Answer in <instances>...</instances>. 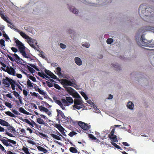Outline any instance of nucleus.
<instances>
[{
	"mask_svg": "<svg viewBox=\"0 0 154 154\" xmlns=\"http://www.w3.org/2000/svg\"><path fill=\"white\" fill-rule=\"evenodd\" d=\"M53 99L55 103L58 104L63 109H65L64 106H68L73 103L72 98L70 97H66V99H62L61 102L59 100L57 99V97H54Z\"/></svg>",
	"mask_w": 154,
	"mask_h": 154,
	"instance_id": "f257e3e1",
	"label": "nucleus"
},
{
	"mask_svg": "<svg viewBox=\"0 0 154 154\" xmlns=\"http://www.w3.org/2000/svg\"><path fill=\"white\" fill-rule=\"evenodd\" d=\"M74 105L72 106L73 109L75 110V109H80L84 106L83 104V102L81 98L75 99L73 101Z\"/></svg>",
	"mask_w": 154,
	"mask_h": 154,
	"instance_id": "f03ea898",
	"label": "nucleus"
},
{
	"mask_svg": "<svg viewBox=\"0 0 154 154\" xmlns=\"http://www.w3.org/2000/svg\"><path fill=\"white\" fill-rule=\"evenodd\" d=\"M5 138L7 139V140L4 139H1L0 140L6 146H13L11 144L8 143V142L11 143L14 145H15L16 144V142L15 141L8 139L6 137Z\"/></svg>",
	"mask_w": 154,
	"mask_h": 154,
	"instance_id": "7ed1b4c3",
	"label": "nucleus"
},
{
	"mask_svg": "<svg viewBox=\"0 0 154 154\" xmlns=\"http://www.w3.org/2000/svg\"><path fill=\"white\" fill-rule=\"evenodd\" d=\"M2 69L5 72H7L10 75H12L14 76L15 75V71L14 69L10 66H7L6 69L3 67H2Z\"/></svg>",
	"mask_w": 154,
	"mask_h": 154,
	"instance_id": "20e7f679",
	"label": "nucleus"
},
{
	"mask_svg": "<svg viewBox=\"0 0 154 154\" xmlns=\"http://www.w3.org/2000/svg\"><path fill=\"white\" fill-rule=\"evenodd\" d=\"M12 79L6 77L5 79H3L2 80V82L5 87H9L10 86V84L12 82V81H13Z\"/></svg>",
	"mask_w": 154,
	"mask_h": 154,
	"instance_id": "39448f33",
	"label": "nucleus"
},
{
	"mask_svg": "<svg viewBox=\"0 0 154 154\" xmlns=\"http://www.w3.org/2000/svg\"><path fill=\"white\" fill-rule=\"evenodd\" d=\"M78 125L85 131H88L90 127L88 124L81 121L79 122Z\"/></svg>",
	"mask_w": 154,
	"mask_h": 154,
	"instance_id": "423d86ee",
	"label": "nucleus"
},
{
	"mask_svg": "<svg viewBox=\"0 0 154 154\" xmlns=\"http://www.w3.org/2000/svg\"><path fill=\"white\" fill-rule=\"evenodd\" d=\"M15 31L19 33L20 35L23 38L27 40L30 39V37L29 36L26 35L23 32L20 31L18 29H15Z\"/></svg>",
	"mask_w": 154,
	"mask_h": 154,
	"instance_id": "0eeeda50",
	"label": "nucleus"
},
{
	"mask_svg": "<svg viewBox=\"0 0 154 154\" xmlns=\"http://www.w3.org/2000/svg\"><path fill=\"white\" fill-rule=\"evenodd\" d=\"M62 83L63 85V86H73L72 85L73 83L71 81H69L66 79H63L62 81Z\"/></svg>",
	"mask_w": 154,
	"mask_h": 154,
	"instance_id": "6e6552de",
	"label": "nucleus"
},
{
	"mask_svg": "<svg viewBox=\"0 0 154 154\" xmlns=\"http://www.w3.org/2000/svg\"><path fill=\"white\" fill-rule=\"evenodd\" d=\"M154 30V27L149 26H146L140 29V32L143 33L145 31Z\"/></svg>",
	"mask_w": 154,
	"mask_h": 154,
	"instance_id": "1a4fd4ad",
	"label": "nucleus"
},
{
	"mask_svg": "<svg viewBox=\"0 0 154 154\" xmlns=\"http://www.w3.org/2000/svg\"><path fill=\"white\" fill-rule=\"evenodd\" d=\"M142 43L140 45L144 46H147L148 44V41L145 38L144 35H142L141 36Z\"/></svg>",
	"mask_w": 154,
	"mask_h": 154,
	"instance_id": "9d476101",
	"label": "nucleus"
},
{
	"mask_svg": "<svg viewBox=\"0 0 154 154\" xmlns=\"http://www.w3.org/2000/svg\"><path fill=\"white\" fill-rule=\"evenodd\" d=\"M66 91L70 94L71 95L73 94V92L75 91L71 87L67 86H64Z\"/></svg>",
	"mask_w": 154,
	"mask_h": 154,
	"instance_id": "9b49d317",
	"label": "nucleus"
},
{
	"mask_svg": "<svg viewBox=\"0 0 154 154\" xmlns=\"http://www.w3.org/2000/svg\"><path fill=\"white\" fill-rule=\"evenodd\" d=\"M0 124L3 126L8 127L10 126V124L7 122L0 119Z\"/></svg>",
	"mask_w": 154,
	"mask_h": 154,
	"instance_id": "f8f14e48",
	"label": "nucleus"
},
{
	"mask_svg": "<svg viewBox=\"0 0 154 154\" xmlns=\"http://www.w3.org/2000/svg\"><path fill=\"white\" fill-rule=\"evenodd\" d=\"M75 63L79 66H80L82 64V62L80 59L78 57H75L74 59Z\"/></svg>",
	"mask_w": 154,
	"mask_h": 154,
	"instance_id": "ddd939ff",
	"label": "nucleus"
},
{
	"mask_svg": "<svg viewBox=\"0 0 154 154\" xmlns=\"http://www.w3.org/2000/svg\"><path fill=\"white\" fill-rule=\"evenodd\" d=\"M108 137L109 138L112 139L111 141L112 142H116L118 141V140L116 137V136L115 135L113 136L108 135Z\"/></svg>",
	"mask_w": 154,
	"mask_h": 154,
	"instance_id": "4468645a",
	"label": "nucleus"
},
{
	"mask_svg": "<svg viewBox=\"0 0 154 154\" xmlns=\"http://www.w3.org/2000/svg\"><path fill=\"white\" fill-rule=\"evenodd\" d=\"M58 129L63 135L66 136L64 132L65 129L61 125H60Z\"/></svg>",
	"mask_w": 154,
	"mask_h": 154,
	"instance_id": "2eb2a0df",
	"label": "nucleus"
},
{
	"mask_svg": "<svg viewBox=\"0 0 154 154\" xmlns=\"http://www.w3.org/2000/svg\"><path fill=\"white\" fill-rule=\"evenodd\" d=\"M19 110L21 113L25 114L28 115L29 114V112L26 111L24 108L21 107L19 108Z\"/></svg>",
	"mask_w": 154,
	"mask_h": 154,
	"instance_id": "dca6fc26",
	"label": "nucleus"
},
{
	"mask_svg": "<svg viewBox=\"0 0 154 154\" xmlns=\"http://www.w3.org/2000/svg\"><path fill=\"white\" fill-rule=\"evenodd\" d=\"M37 135H40L42 136L43 137H44V138L45 139H46L47 138H48V137L46 134L42 133L41 132H39L38 131H36V132L35 133Z\"/></svg>",
	"mask_w": 154,
	"mask_h": 154,
	"instance_id": "f3484780",
	"label": "nucleus"
},
{
	"mask_svg": "<svg viewBox=\"0 0 154 154\" xmlns=\"http://www.w3.org/2000/svg\"><path fill=\"white\" fill-rule=\"evenodd\" d=\"M56 71L57 72V75L59 76L60 77H63V75L61 72V69L60 67H57L56 69Z\"/></svg>",
	"mask_w": 154,
	"mask_h": 154,
	"instance_id": "a211bd4d",
	"label": "nucleus"
},
{
	"mask_svg": "<svg viewBox=\"0 0 154 154\" xmlns=\"http://www.w3.org/2000/svg\"><path fill=\"white\" fill-rule=\"evenodd\" d=\"M19 50L21 53H22L24 52L25 51V47L24 46V45H23L22 46H19L18 47Z\"/></svg>",
	"mask_w": 154,
	"mask_h": 154,
	"instance_id": "6ab92c4d",
	"label": "nucleus"
},
{
	"mask_svg": "<svg viewBox=\"0 0 154 154\" xmlns=\"http://www.w3.org/2000/svg\"><path fill=\"white\" fill-rule=\"evenodd\" d=\"M127 106L128 108L131 109H133L134 107V104L131 101L128 102L127 104Z\"/></svg>",
	"mask_w": 154,
	"mask_h": 154,
	"instance_id": "aec40b11",
	"label": "nucleus"
},
{
	"mask_svg": "<svg viewBox=\"0 0 154 154\" xmlns=\"http://www.w3.org/2000/svg\"><path fill=\"white\" fill-rule=\"evenodd\" d=\"M9 54L10 55H12L15 58V60H17L18 61H20L21 59L17 54L15 53L14 54H11L10 53H9Z\"/></svg>",
	"mask_w": 154,
	"mask_h": 154,
	"instance_id": "412c9836",
	"label": "nucleus"
},
{
	"mask_svg": "<svg viewBox=\"0 0 154 154\" xmlns=\"http://www.w3.org/2000/svg\"><path fill=\"white\" fill-rule=\"evenodd\" d=\"M74 98H81L80 95L76 92H73L72 94H71Z\"/></svg>",
	"mask_w": 154,
	"mask_h": 154,
	"instance_id": "4be33fe9",
	"label": "nucleus"
},
{
	"mask_svg": "<svg viewBox=\"0 0 154 154\" xmlns=\"http://www.w3.org/2000/svg\"><path fill=\"white\" fill-rule=\"evenodd\" d=\"M38 108L40 111L41 112H47L48 111V109L42 106H38Z\"/></svg>",
	"mask_w": 154,
	"mask_h": 154,
	"instance_id": "5701e85b",
	"label": "nucleus"
},
{
	"mask_svg": "<svg viewBox=\"0 0 154 154\" xmlns=\"http://www.w3.org/2000/svg\"><path fill=\"white\" fill-rule=\"evenodd\" d=\"M69 151L71 152L75 153L78 152L77 149L74 147H71L69 148Z\"/></svg>",
	"mask_w": 154,
	"mask_h": 154,
	"instance_id": "b1692460",
	"label": "nucleus"
},
{
	"mask_svg": "<svg viewBox=\"0 0 154 154\" xmlns=\"http://www.w3.org/2000/svg\"><path fill=\"white\" fill-rule=\"evenodd\" d=\"M15 42L17 46H22V45H23L21 42H20L19 40L17 38H15Z\"/></svg>",
	"mask_w": 154,
	"mask_h": 154,
	"instance_id": "393cba45",
	"label": "nucleus"
},
{
	"mask_svg": "<svg viewBox=\"0 0 154 154\" xmlns=\"http://www.w3.org/2000/svg\"><path fill=\"white\" fill-rule=\"evenodd\" d=\"M50 135L53 138H54L56 140H61V138L59 136H58L57 135L51 134H50Z\"/></svg>",
	"mask_w": 154,
	"mask_h": 154,
	"instance_id": "a878e982",
	"label": "nucleus"
},
{
	"mask_svg": "<svg viewBox=\"0 0 154 154\" xmlns=\"http://www.w3.org/2000/svg\"><path fill=\"white\" fill-rule=\"evenodd\" d=\"M0 16L1 17L2 19H3L7 23H10V22L7 19L6 17L4 15L3 13L2 14H0Z\"/></svg>",
	"mask_w": 154,
	"mask_h": 154,
	"instance_id": "bb28decb",
	"label": "nucleus"
},
{
	"mask_svg": "<svg viewBox=\"0 0 154 154\" xmlns=\"http://www.w3.org/2000/svg\"><path fill=\"white\" fill-rule=\"evenodd\" d=\"M5 113L6 115L9 116H10V117H14V118H15L16 117L15 116L14 114H13L12 113H11V112H10L9 111L5 112Z\"/></svg>",
	"mask_w": 154,
	"mask_h": 154,
	"instance_id": "cd10ccee",
	"label": "nucleus"
},
{
	"mask_svg": "<svg viewBox=\"0 0 154 154\" xmlns=\"http://www.w3.org/2000/svg\"><path fill=\"white\" fill-rule=\"evenodd\" d=\"M112 66L117 71H118L121 69V67L117 64H116L115 65L113 64Z\"/></svg>",
	"mask_w": 154,
	"mask_h": 154,
	"instance_id": "c85d7f7f",
	"label": "nucleus"
},
{
	"mask_svg": "<svg viewBox=\"0 0 154 154\" xmlns=\"http://www.w3.org/2000/svg\"><path fill=\"white\" fill-rule=\"evenodd\" d=\"M70 10L75 14H77L78 13V10L77 9L75 8H70Z\"/></svg>",
	"mask_w": 154,
	"mask_h": 154,
	"instance_id": "c756f323",
	"label": "nucleus"
},
{
	"mask_svg": "<svg viewBox=\"0 0 154 154\" xmlns=\"http://www.w3.org/2000/svg\"><path fill=\"white\" fill-rule=\"evenodd\" d=\"M22 150L26 154H30V153L29 151V149L23 146V147Z\"/></svg>",
	"mask_w": 154,
	"mask_h": 154,
	"instance_id": "7c9ffc66",
	"label": "nucleus"
},
{
	"mask_svg": "<svg viewBox=\"0 0 154 154\" xmlns=\"http://www.w3.org/2000/svg\"><path fill=\"white\" fill-rule=\"evenodd\" d=\"M12 81V82H11L10 84L11 85L12 89L14 90L15 89V85H16V82L14 80Z\"/></svg>",
	"mask_w": 154,
	"mask_h": 154,
	"instance_id": "2f4dec72",
	"label": "nucleus"
},
{
	"mask_svg": "<svg viewBox=\"0 0 154 154\" xmlns=\"http://www.w3.org/2000/svg\"><path fill=\"white\" fill-rule=\"evenodd\" d=\"M56 111L58 114L57 116L59 115H60L61 116L62 118L64 116V115L62 111L58 109H57Z\"/></svg>",
	"mask_w": 154,
	"mask_h": 154,
	"instance_id": "473e14b6",
	"label": "nucleus"
},
{
	"mask_svg": "<svg viewBox=\"0 0 154 154\" xmlns=\"http://www.w3.org/2000/svg\"><path fill=\"white\" fill-rule=\"evenodd\" d=\"M37 122L40 124H44L45 123L43 119L41 118H38L37 119Z\"/></svg>",
	"mask_w": 154,
	"mask_h": 154,
	"instance_id": "72a5a7b5",
	"label": "nucleus"
},
{
	"mask_svg": "<svg viewBox=\"0 0 154 154\" xmlns=\"http://www.w3.org/2000/svg\"><path fill=\"white\" fill-rule=\"evenodd\" d=\"M80 94L82 96L84 97L85 100H87L88 99V98L84 92L81 91L80 92Z\"/></svg>",
	"mask_w": 154,
	"mask_h": 154,
	"instance_id": "f704fd0d",
	"label": "nucleus"
},
{
	"mask_svg": "<svg viewBox=\"0 0 154 154\" xmlns=\"http://www.w3.org/2000/svg\"><path fill=\"white\" fill-rule=\"evenodd\" d=\"M29 65L30 66L34 68L35 69V70L37 71H39V69L38 68L37 66H36L35 64H29Z\"/></svg>",
	"mask_w": 154,
	"mask_h": 154,
	"instance_id": "c9c22d12",
	"label": "nucleus"
},
{
	"mask_svg": "<svg viewBox=\"0 0 154 154\" xmlns=\"http://www.w3.org/2000/svg\"><path fill=\"white\" fill-rule=\"evenodd\" d=\"M27 69L29 70L30 72L32 74L35 73V72L34 69L29 66H27Z\"/></svg>",
	"mask_w": 154,
	"mask_h": 154,
	"instance_id": "e433bc0d",
	"label": "nucleus"
},
{
	"mask_svg": "<svg viewBox=\"0 0 154 154\" xmlns=\"http://www.w3.org/2000/svg\"><path fill=\"white\" fill-rule=\"evenodd\" d=\"M82 45L83 46L85 47L86 48H88L89 47V44L87 42H85L82 43Z\"/></svg>",
	"mask_w": 154,
	"mask_h": 154,
	"instance_id": "4c0bfd02",
	"label": "nucleus"
},
{
	"mask_svg": "<svg viewBox=\"0 0 154 154\" xmlns=\"http://www.w3.org/2000/svg\"><path fill=\"white\" fill-rule=\"evenodd\" d=\"M21 54L23 57L27 58H30L29 56L26 53L25 51Z\"/></svg>",
	"mask_w": 154,
	"mask_h": 154,
	"instance_id": "58836bf2",
	"label": "nucleus"
},
{
	"mask_svg": "<svg viewBox=\"0 0 154 154\" xmlns=\"http://www.w3.org/2000/svg\"><path fill=\"white\" fill-rule=\"evenodd\" d=\"M27 83V85L29 87H32L33 86V83L31 82V81L29 79H28Z\"/></svg>",
	"mask_w": 154,
	"mask_h": 154,
	"instance_id": "ea45409f",
	"label": "nucleus"
},
{
	"mask_svg": "<svg viewBox=\"0 0 154 154\" xmlns=\"http://www.w3.org/2000/svg\"><path fill=\"white\" fill-rule=\"evenodd\" d=\"M113 40L111 38H109L107 39L106 42L108 44H111V43L113 42Z\"/></svg>",
	"mask_w": 154,
	"mask_h": 154,
	"instance_id": "a19ab883",
	"label": "nucleus"
},
{
	"mask_svg": "<svg viewBox=\"0 0 154 154\" xmlns=\"http://www.w3.org/2000/svg\"><path fill=\"white\" fill-rule=\"evenodd\" d=\"M88 136L89 138L92 139L93 140H96L97 139V138L95 137L92 134H88Z\"/></svg>",
	"mask_w": 154,
	"mask_h": 154,
	"instance_id": "79ce46f5",
	"label": "nucleus"
},
{
	"mask_svg": "<svg viewBox=\"0 0 154 154\" xmlns=\"http://www.w3.org/2000/svg\"><path fill=\"white\" fill-rule=\"evenodd\" d=\"M45 72L47 75H49L50 76L52 73L50 71L46 69L45 70Z\"/></svg>",
	"mask_w": 154,
	"mask_h": 154,
	"instance_id": "37998d69",
	"label": "nucleus"
},
{
	"mask_svg": "<svg viewBox=\"0 0 154 154\" xmlns=\"http://www.w3.org/2000/svg\"><path fill=\"white\" fill-rule=\"evenodd\" d=\"M5 106H7L8 107V108H11L12 107V105L9 102H6L5 103Z\"/></svg>",
	"mask_w": 154,
	"mask_h": 154,
	"instance_id": "c03bdc74",
	"label": "nucleus"
},
{
	"mask_svg": "<svg viewBox=\"0 0 154 154\" xmlns=\"http://www.w3.org/2000/svg\"><path fill=\"white\" fill-rule=\"evenodd\" d=\"M0 43L2 45V47L5 46V41L3 39L0 40Z\"/></svg>",
	"mask_w": 154,
	"mask_h": 154,
	"instance_id": "a18cd8bd",
	"label": "nucleus"
},
{
	"mask_svg": "<svg viewBox=\"0 0 154 154\" xmlns=\"http://www.w3.org/2000/svg\"><path fill=\"white\" fill-rule=\"evenodd\" d=\"M77 133L75 132L74 131H72L70 132V133L68 134V135L70 137H72L74 135H75Z\"/></svg>",
	"mask_w": 154,
	"mask_h": 154,
	"instance_id": "49530a36",
	"label": "nucleus"
},
{
	"mask_svg": "<svg viewBox=\"0 0 154 154\" xmlns=\"http://www.w3.org/2000/svg\"><path fill=\"white\" fill-rule=\"evenodd\" d=\"M12 112L14 114H16L17 115H20V114L17 111H16V110L15 109H12L11 110Z\"/></svg>",
	"mask_w": 154,
	"mask_h": 154,
	"instance_id": "de8ad7c7",
	"label": "nucleus"
},
{
	"mask_svg": "<svg viewBox=\"0 0 154 154\" xmlns=\"http://www.w3.org/2000/svg\"><path fill=\"white\" fill-rule=\"evenodd\" d=\"M13 94L16 98H17L18 97H19L20 96V94L18 93V92L15 91H13Z\"/></svg>",
	"mask_w": 154,
	"mask_h": 154,
	"instance_id": "09e8293b",
	"label": "nucleus"
},
{
	"mask_svg": "<svg viewBox=\"0 0 154 154\" xmlns=\"http://www.w3.org/2000/svg\"><path fill=\"white\" fill-rule=\"evenodd\" d=\"M7 57L12 62H14V61H15V58H13L10 55H7Z\"/></svg>",
	"mask_w": 154,
	"mask_h": 154,
	"instance_id": "8fccbe9b",
	"label": "nucleus"
},
{
	"mask_svg": "<svg viewBox=\"0 0 154 154\" xmlns=\"http://www.w3.org/2000/svg\"><path fill=\"white\" fill-rule=\"evenodd\" d=\"M38 75L40 76V77H42V78L44 79V76L45 74L44 73H41L40 72H38Z\"/></svg>",
	"mask_w": 154,
	"mask_h": 154,
	"instance_id": "3c124183",
	"label": "nucleus"
},
{
	"mask_svg": "<svg viewBox=\"0 0 154 154\" xmlns=\"http://www.w3.org/2000/svg\"><path fill=\"white\" fill-rule=\"evenodd\" d=\"M29 78L32 80V81L34 82H36V79L35 78V77L34 76H32L30 75L29 77Z\"/></svg>",
	"mask_w": 154,
	"mask_h": 154,
	"instance_id": "603ef678",
	"label": "nucleus"
},
{
	"mask_svg": "<svg viewBox=\"0 0 154 154\" xmlns=\"http://www.w3.org/2000/svg\"><path fill=\"white\" fill-rule=\"evenodd\" d=\"M11 25V26L10 25H8V26L9 27H10L11 28V29H13L14 30H15V29H17V28H16V27L14 26L10 22V23Z\"/></svg>",
	"mask_w": 154,
	"mask_h": 154,
	"instance_id": "864d4df0",
	"label": "nucleus"
},
{
	"mask_svg": "<svg viewBox=\"0 0 154 154\" xmlns=\"http://www.w3.org/2000/svg\"><path fill=\"white\" fill-rule=\"evenodd\" d=\"M50 77H51V78H52L54 79H57V76L53 73H52L51 75H50Z\"/></svg>",
	"mask_w": 154,
	"mask_h": 154,
	"instance_id": "5fc2aeb1",
	"label": "nucleus"
},
{
	"mask_svg": "<svg viewBox=\"0 0 154 154\" xmlns=\"http://www.w3.org/2000/svg\"><path fill=\"white\" fill-rule=\"evenodd\" d=\"M54 88L58 90H60L61 89V87L57 84H54Z\"/></svg>",
	"mask_w": 154,
	"mask_h": 154,
	"instance_id": "6e6d98bb",
	"label": "nucleus"
},
{
	"mask_svg": "<svg viewBox=\"0 0 154 154\" xmlns=\"http://www.w3.org/2000/svg\"><path fill=\"white\" fill-rule=\"evenodd\" d=\"M23 122H25L29 125H31V122L28 119H25L22 120Z\"/></svg>",
	"mask_w": 154,
	"mask_h": 154,
	"instance_id": "4d7b16f0",
	"label": "nucleus"
},
{
	"mask_svg": "<svg viewBox=\"0 0 154 154\" xmlns=\"http://www.w3.org/2000/svg\"><path fill=\"white\" fill-rule=\"evenodd\" d=\"M28 40L29 44H33L34 43V40L32 39L31 38H30V39Z\"/></svg>",
	"mask_w": 154,
	"mask_h": 154,
	"instance_id": "13d9d810",
	"label": "nucleus"
},
{
	"mask_svg": "<svg viewBox=\"0 0 154 154\" xmlns=\"http://www.w3.org/2000/svg\"><path fill=\"white\" fill-rule=\"evenodd\" d=\"M6 96L7 97H9L10 99H12L13 100H14L15 99L14 97L12 98V97L11 96V94L10 93L7 94L6 95Z\"/></svg>",
	"mask_w": 154,
	"mask_h": 154,
	"instance_id": "bf43d9fd",
	"label": "nucleus"
},
{
	"mask_svg": "<svg viewBox=\"0 0 154 154\" xmlns=\"http://www.w3.org/2000/svg\"><path fill=\"white\" fill-rule=\"evenodd\" d=\"M30 94L32 96H35L36 97H38V94L35 92H30Z\"/></svg>",
	"mask_w": 154,
	"mask_h": 154,
	"instance_id": "052dcab7",
	"label": "nucleus"
},
{
	"mask_svg": "<svg viewBox=\"0 0 154 154\" xmlns=\"http://www.w3.org/2000/svg\"><path fill=\"white\" fill-rule=\"evenodd\" d=\"M11 49L12 51L14 53H16L18 51V49L14 47H12Z\"/></svg>",
	"mask_w": 154,
	"mask_h": 154,
	"instance_id": "680f3d73",
	"label": "nucleus"
},
{
	"mask_svg": "<svg viewBox=\"0 0 154 154\" xmlns=\"http://www.w3.org/2000/svg\"><path fill=\"white\" fill-rule=\"evenodd\" d=\"M46 83L47 84L48 86L50 88L51 87L53 86V85L52 83L48 81L46 82Z\"/></svg>",
	"mask_w": 154,
	"mask_h": 154,
	"instance_id": "e2e57ef3",
	"label": "nucleus"
},
{
	"mask_svg": "<svg viewBox=\"0 0 154 154\" xmlns=\"http://www.w3.org/2000/svg\"><path fill=\"white\" fill-rule=\"evenodd\" d=\"M60 47L63 49L65 48L66 47V46L62 43H60Z\"/></svg>",
	"mask_w": 154,
	"mask_h": 154,
	"instance_id": "0e129e2a",
	"label": "nucleus"
},
{
	"mask_svg": "<svg viewBox=\"0 0 154 154\" xmlns=\"http://www.w3.org/2000/svg\"><path fill=\"white\" fill-rule=\"evenodd\" d=\"M6 134L10 137H15V136H14L11 133L8 132L7 131L6 132Z\"/></svg>",
	"mask_w": 154,
	"mask_h": 154,
	"instance_id": "69168bd1",
	"label": "nucleus"
},
{
	"mask_svg": "<svg viewBox=\"0 0 154 154\" xmlns=\"http://www.w3.org/2000/svg\"><path fill=\"white\" fill-rule=\"evenodd\" d=\"M39 93L41 95H42L44 96H45L46 94L44 92L43 90H41L39 91Z\"/></svg>",
	"mask_w": 154,
	"mask_h": 154,
	"instance_id": "338daca9",
	"label": "nucleus"
},
{
	"mask_svg": "<svg viewBox=\"0 0 154 154\" xmlns=\"http://www.w3.org/2000/svg\"><path fill=\"white\" fill-rule=\"evenodd\" d=\"M37 147L38 149L39 150L41 151H42V152L43 151V149H44V148H43L42 146H37Z\"/></svg>",
	"mask_w": 154,
	"mask_h": 154,
	"instance_id": "774afa93",
	"label": "nucleus"
}]
</instances>
